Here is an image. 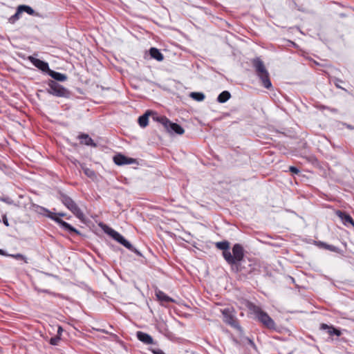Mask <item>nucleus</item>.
<instances>
[{
    "label": "nucleus",
    "mask_w": 354,
    "mask_h": 354,
    "mask_svg": "<svg viewBox=\"0 0 354 354\" xmlns=\"http://www.w3.org/2000/svg\"><path fill=\"white\" fill-rule=\"evenodd\" d=\"M216 247L223 250V257L229 265L235 264L237 261L244 257V250L239 243H236L232 247V254L230 250V243L227 241H223L216 243Z\"/></svg>",
    "instance_id": "nucleus-1"
},
{
    "label": "nucleus",
    "mask_w": 354,
    "mask_h": 354,
    "mask_svg": "<svg viewBox=\"0 0 354 354\" xmlns=\"http://www.w3.org/2000/svg\"><path fill=\"white\" fill-rule=\"evenodd\" d=\"M232 271L240 272L244 276H254L260 274V266L259 263L248 259L245 261L241 259L237 261L235 264L230 265Z\"/></svg>",
    "instance_id": "nucleus-2"
},
{
    "label": "nucleus",
    "mask_w": 354,
    "mask_h": 354,
    "mask_svg": "<svg viewBox=\"0 0 354 354\" xmlns=\"http://www.w3.org/2000/svg\"><path fill=\"white\" fill-rule=\"evenodd\" d=\"M252 64L257 76L261 80L262 85L266 88L270 89L272 87V83L269 77V73L263 61L260 57H255L252 60Z\"/></svg>",
    "instance_id": "nucleus-3"
},
{
    "label": "nucleus",
    "mask_w": 354,
    "mask_h": 354,
    "mask_svg": "<svg viewBox=\"0 0 354 354\" xmlns=\"http://www.w3.org/2000/svg\"><path fill=\"white\" fill-rule=\"evenodd\" d=\"M249 310L255 315L256 318L265 327L269 329H275L276 324L274 320L268 315L267 313L263 311L261 307L250 304Z\"/></svg>",
    "instance_id": "nucleus-4"
},
{
    "label": "nucleus",
    "mask_w": 354,
    "mask_h": 354,
    "mask_svg": "<svg viewBox=\"0 0 354 354\" xmlns=\"http://www.w3.org/2000/svg\"><path fill=\"white\" fill-rule=\"evenodd\" d=\"M47 84L48 88H46V91L50 95L64 98H69L71 97V91L56 81L50 80Z\"/></svg>",
    "instance_id": "nucleus-5"
},
{
    "label": "nucleus",
    "mask_w": 354,
    "mask_h": 354,
    "mask_svg": "<svg viewBox=\"0 0 354 354\" xmlns=\"http://www.w3.org/2000/svg\"><path fill=\"white\" fill-rule=\"evenodd\" d=\"M60 201L77 218L81 221L84 219V214L76 203L68 196L64 194H60Z\"/></svg>",
    "instance_id": "nucleus-6"
},
{
    "label": "nucleus",
    "mask_w": 354,
    "mask_h": 354,
    "mask_svg": "<svg viewBox=\"0 0 354 354\" xmlns=\"http://www.w3.org/2000/svg\"><path fill=\"white\" fill-rule=\"evenodd\" d=\"M221 313L223 316V322L225 324L236 329L241 334L243 333V328L239 324V322L235 315L234 310L232 308H224L221 310Z\"/></svg>",
    "instance_id": "nucleus-7"
},
{
    "label": "nucleus",
    "mask_w": 354,
    "mask_h": 354,
    "mask_svg": "<svg viewBox=\"0 0 354 354\" xmlns=\"http://www.w3.org/2000/svg\"><path fill=\"white\" fill-rule=\"evenodd\" d=\"M114 240L122 244L123 246H124L126 248L129 250L130 251L134 252L139 257H142V254L140 251H138L136 248H134L130 242H129L125 238L121 235L119 232H116L115 230L109 228V230L106 232Z\"/></svg>",
    "instance_id": "nucleus-8"
},
{
    "label": "nucleus",
    "mask_w": 354,
    "mask_h": 354,
    "mask_svg": "<svg viewBox=\"0 0 354 354\" xmlns=\"http://www.w3.org/2000/svg\"><path fill=\"white\" fill-rule=\"evenodd\" d=\"M158 120L164 126V127L169 133H175L178 135L183 134L184 129L179 124L171 122L169 119H167L165 117H160Z\"/></svg>",
    "instance_id": "nucleus-9"
},
{
    "label": "nucleus",
    "mask_w": 354,
    "mask_h": 354,
    "mask_svg": "<svg viewBox=\"0 0 354 354\" xmlns=\"http://www.w3.org/2000/svg\"><path fill=\"white\" fill-rule=\"evenodd\" d=\"M29 61L37 68L43 72L48 73L50 71L48 64L44 61L40 60L32 56L28 57Z\"/></svg>",
    "instance_id": "nucleus-10"
},
{
    "label": "nucleus",
    "mask_w": 354,
    "mask_h": 354,
    "mask_svg": "<svg viewBox=\"0 0 354 354\" xmlns=\"http://www.w3.org/2000/svg\"><path fill=\"white\" fill-rule=\"evenodd\" d=\"M320 329L326 330L327 333L330 335H336L337 337L340 336L342 333L339 330L335 328L333 326H329L326 324H322L320 325Z\"/></svg>",
    "instance_id": "nucleus-11"
},
{
    "label": "nucleus",
    "mask_w": 354,
    "mask_h": 354,
    "mask_svg": "<svg viewBox=\"0 0 354 354\" xmlns=\"http://www.w3.org/2000/svg\"><path fill=\"white\" fill-rule=\"evenodd\" d=\"M138 339L146 344L153 343V338L151 335L142 331H138L136 333Z\"/></svg>",
    "instance_id": "nucleus-12"
},
{
    "label": "nucleus",
    "mask_w": 354,
    "mask_h": 354,
    "mask_svg": "<svg viewBox=\"0 0 354 354\" xmlns=\"http://www.w3.org/2000/svg\"><path fill=\"white\" fill-rule=\"evenodd\" d=\"M48 74L52 78H53L55 80L59 81V82H65L68 79V77H67L66 75L61 73H59V72L54 71L50 70V69L48 71Z\"/></svg>",
    "instance_id": "nucleus-13"
},
{
    "label": "nucleus",
    "mask_w": 354,
    "mask_h": 354,
    "mask_svg": "<svg viewBox=\"0 0 354 354\" xmlns=\"http://www.w3.org/2000/svg\"><path fill=\"white\" fill-rule=\"evenodd\" d=\"M79 139L80 140L81 144L94 147H96V144L94 142L93 140L87 134H81L79 136Z\"/></svg>",
    "instance_id": "nucleus-14"
},
{
    "label": "nucleus",
    "mask_w": 354,
    "mask_h": 354,
    "mask_svg": "<svg viewBox=\"0 0 354 354\" xmlns=\"http://www.w3.org/2000/svg\"><path fill=\"white\" fill-rule=\"evenodd\" d=\"M337 215L341 218L345 225L351 223L352 225H354V221L350 215L342 211H337Z\"/></svg>",
    "instance_id": "nucleus-15"
},
{
    "label": "nucleus",
    "mask_w": 354,
    "mask_h": 354,
    "mask_svg": "<svg viewBox=\"0 0 354 354\" xmlns=\"http://www.w3.org/2000/svg\"><path fill=\"white\" fill-rule=\"evenodd\" d=\"M59 225L62 229L64 230L65 231H67L70 234L75 233L80 234V232L77 230H76L74 227H73L69 223L63 220L62 221V222H60Z\"/></svg>",
    "instance_id": "nucleus-16"
},
{
    "label": "nucleus",
    "mask_w": 354,
    "mask_h": 354,
    "mask_svg": "<svg viewBox=\"0 0 354 354\" xmlns=\"http://www.w3.org/2000/svg\"><path fill=\"white\" fill-rule=\"evenodd\" d=\"M156 296L158 298V299L162 302L169 303L174 301L173 299L167 296L164 292L161 290H156Z\"/></svg>",
    "instance_id": "nucleus-17"
},
{
    "label": "nucleus",
    "mask_w": 354,
    "mask_h": 354,
    "mask_svg": "<svg viewBox=\"0 0 354 354\" xmlns=\"http://www.w3.org/2000/svg\"><path fill=\"white\" fill-rule=\"evenodd\" d=\"M149 54L151 57L153 59H155L157 61H162L164 59L163 55L161 53V52L156 48L152 47L149 50Z\"/></svg>",
    "instance_id": "nucleus-18"
},
{
    "label": "nucleus",
    "mask_w": 354,
    "mask_h": 354,
    "mask_svg": "<svg viewBox=\"0 0 354 354\" xmlns=\"http://www.w3.org/2000/svg\"><path fill=\"white\" fill-rule=\"evenodd\" d=\"M127 156L119 153L113 157V161L118 165H127Z\"/></svg>",
    "instance_id": "nucleus-19"
},
{
    "label": "nucleus",
    "mask_w": 354,
    "mask_h": 354,
    "mask_svg": "<svg viewBox=\"0 0 354 354\" xmlns=\"http://www.w3.org/2000/svg\"><path fill=\"white\" fill-rule=\"evenodd\" d=\"M149 115V112L147 111L144 115L139 117L138 124L141 127H146L148 125Z\"/></svg>",
    "instance_id": "nucleus-20"
},
{
    "label": "nucleus",
    "mask_w": 354,
    "mask_h": 354,
    "mask_svg": "<svg viewBox=\"0 0 354 354\" xmlns=\"http://www.w3.org/2000/svg\"><path fill=\"white\" fill-rule=\"evenodd\" d=\"M230 93L229 91H224L218 95L217 101L220 103H225L230 98Z\"/></svg>",
    "instance_id": "nucleus-21"
},
{
    "label": "nucleus",
    "mask_w": 354,
    "mask_h": 354,
    "mask_svg": "<svg viewBox=\"0 0 354 354\" xmlns=\"http://www.w3.org/2000/svg\"><path fill=\"white\" fill-rule=\"evenodd\" d=\"M189 96L194 100L197 102H201L204 100L205 96L204 93L201 92H192L190 93Z\"/></svg>",
    "instance_id": "nucleus-22"
},
{
    "label": "nucleus",
    "mask_w": 354,
    "mask_h": 354,
    "mask_svg": "<svg viewBox=\"0 0 354 354\" xmlns=\"http://www.w3.org/2000/svg\"><path fill=\"white\" fill-rule=\"evenodd\" d=\"M18 7L19 8V10H21V13L26 12L30 15H32L35 13V10L29 6L21 5L19 6Z\"/></svg>",
    "instance_id": "nucleus-23"
},
{
    "label": "nucleus",
    "mask_w": 354,
    "mask_h": 354,
    "mask_svg": "<svg viewBox=\"0 0 354 354\" xmlns=\"http://www.w3.org/2000/svg\"><path fill=\"white\" fill-rule=\"evenodd\" d=\"M21 14V10H19V7H17V11H16L15 14L12 15L8 19V21L10 23H11V24H15L20 18Z\"/></svg>",
    "instance_id": "nucleus-24"
},
{
    "label": "nucleus",
    "mask_w": 354,
    "mask_h": 354,
    "mask_svg": "<svg viewBox=\"0 0 354 354\" xmlns=\"http://www.w3.org/2000/svg\"><path fill=\"white\" fill-rule=\"evenodd\" d=\"M83 170L85 175L88 177L91 178H94L95 177V173L93 170L87 167L83 168Z\"/></svg>",
    "instance_id": "nucleus-25"
},
{
    "label": "nucleus",
    "mask_w": 354,
    "mask_h": 354,
    "mask_svg": "<svg viewBox=\"0 0 354 354\" xmlns=\"http://www.w3.org/2000/svg\"><path fill=\"white\" fill-rule=\"evenodd\" d=\"M9 257H11L17 260H21L24 261L25 263H27V258L19 253L15 254H8Z\"/></svg>",
    "instance_id": "nucleus-26"
},
{
    "label": "nucleus",
    "mask_w": 354,
    "mask_h": 354,
    "mask_svg": "<svg viewBox=\"0 0 354 354\" xmlns=\"http://www.w3.org/2000/svg\"><path fill=\"white\" fill-rule=\"evenodd\" d=\"M49 218L55 221L58 225H59L60 222L62 221V219H61L57 214L51 213L49 215Z\"/></svg>",
    "instance_id": "nucleus-27"
},
{
    "label": "nucleus",
    "mask_w": 354,
    "mask_h": 354,
    "mask_svg": "<svg viewBox=\"0 0 354 354\" xmlns=\"http://www.w3.org/2000/svg\"><path fill=\"white\" fill-rule=\"evenodd\" d=\"M60 341V337L59 336H56L50 338V344L52 345H57Z\"/></svg>",
    "instance_id": "nucleus-28"
},
{
    "label": "nucleus",
    "mask_w": 354,
    "mask_h": 354,
    "mask_svg": "<svg viewBox=\"0 0 354 354\" xmlns=\"http://www.w3.org/2000/svg\"><path fill=\"white\" fill-rule=\"evenodd\" d=\"M289 171L295 174H298L300 171L297 167L294 166H290L289 167Z\"/></svg>",
    "instance_id": "nucleus-29"
},
{
    "label": "nucleus",
    "mask_w": 354,
    "mask_h": 354,
    "mask_svg": "<svg viewBox=\"0 0 354 354\" xmlns=\"http://www.w3.org/2000/svg\"><path fill=\"white\" fill-rule=\"evenodd\" d=\"M136 159L127 157V165L133 164V163L136 162Z\"/></svg>",
    "instance_id": "nucleus-30"
},
{
    "label": "nucleus",
    "mask_w": 354,
    "mask_h": 354,
    "mask_svg": "<svg viewBox=\"0 0 354 354\" xmlns=\"http://www.w3.org/2000/svg\"><path fill=\"white\" fill-rule=\"evenodd\" d=\"M1 201L10 205L13 203V201L9 198H1Z\"/></svg>",
    "instance_id": "nucleus-31"
},
{
    "label": "nucleus",
    "mask_w": 354,
    "mask_h": 354,
    "mask_svg": "<svg viewBox=\"0 0 354 354\" xmlns=\"http://www.w3.org/2000/svg\"><path fill=\"white\" fill-rule=\"evenodd\" d=\"M2 219H3V223H4V225L6 226H9L8 220L7 216L6 215H3L2 216Z\"/></svg>",
    "instance_id": "nucleus-32"
},
{
    "label": "nucleus",
    "mask_w": 354,
    "mask_h": 354,
    "mask_svg": "<svg viewBox=\"0 0 354 354\" xmlns=\"http://www.w3.org/2000/svg\"><path fill=\"white\" fill-rule=\"evenodd\" d=\"M152 352L154 354H165V353L160 349L153 350Z\"/></svg>",
    "instance_id": "nucleus-33"
},
{
    "label": "nucleus",
    "mask_w": 354,
    "mask_h": 354,
    "mask_svg": "<svg viewBox=\"0 0 354 354\" xmlns=\"http://www.w3.org/2000/svg\"><path fill=\"white\" fill-rule=\"evenodd\" d=\"M337 82H335V86L339 88H342V87L339 86V83H337V82H342V81L341 80H336Z\"/></svg>",
    "instance_id": "nucleus-34"
},
{
    "label": "nucleus",
    "mask_w": 354,
    "mask_h": 354,
    "mask_svg": "<svg viewBox=\"0 0 354 354\" xmlns=\"http://www.w3.org/2000/svg\"><path fill=\"white\" fill-rule=\"evenodd\" d=\"M57 214L59 216V218L65 216V214L62 212H59Z\"/></svg>",
    "instance_id": "nucleus-35"
},
{
    "label": "nucleus",
    "mask_w": 354,
    "mask_h": 354,
    "mask_svg": "<svg viewBox=\"0 0 354 354\" xmlns=\"http://www.w3.org/2000/svg\"><path fill=\"white\" fill-rule=\"evenodd\" d=\"M62 330H62V327H60V326H59V327L58 328L57 333H58V334H60V333H61V332H62Z\"/></svg>",
    "instance_id": "nucleus-36"
},
{
    "label": "nucleus",
    "mask_w": 354,
    "mask_h": 354,
    "mask_svg": "<svg viewBox=\"0 0 354 354\" xmlns=\"http://www.w3.org/2000/svg\"><path fill=\"white\" fill-rule=\"evenodd\" d=\"M0 254L5 255V252L3 250L0 249Z\"/></svg>",
    "instance_id": "nucleus-37"
}]
</instances>
